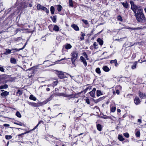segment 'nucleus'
Returning <instances> with one entry per match:
<instances>
[{
	"label": "nucleus",
	"mask_w": 146,
	"mask_h": 146,
	"mask_svg": "<svg viewBox=\"0 0 146 146\" xmlns=\"http://www.w3.org/2000/svg\"><path fill=\"white\" fill-rule=\"evenodd\" d=\"M132 29V28H131V27H128L127 28V29Z\"/></svg>",
	"instance_id": "nucleus-63"
},
{
	"label": "nucleus",
	"mask_w": 146,
	"mask_h": 146,
	"mask_svg": "<svg viewBox=\"0 0 146 146\" xmlns=\"http://www.w3.org/2000/svg\"><path fill=\"white\" fill-rule=\"evenodd\" d=\"M97 129L99 131H101L102 130V126L100 124H98L97 125Z\"/></svg>",
	"instance_id": "nucleus-27"
},
{
	"label": "nucleus",
	"mask_w": 146,
	"mask_h": 146,
	"mask_svg": "<svg viewBox=\"0 0 146 146\" xmlns=\"http://www.w3.org/2000/svg\"><path fill=\"white\" fill-rule=\"evenodd\" d=\"M64 75L63 73L62 72H60L59 73L58 77L60 79H62L64 77Z\"/></svg>",
	"instance_id": "nucleus-15"
},
{
	"label": "nucleus",
	"mask_w": 146,
	"mask_h": 146,
	"mask_svg": "<svg viewBox=\"0 0 146 146\" xmlns=\"http://www.w3.org/2000/svg\"><path fill=\"white\" fill-rule=\"evenodd\" d=\"M27 42L25 43V44L23 46V47L22 48V49H23L25 48V46H26V45L27 44Z\"/></svg>",
	"instance_id": "nucleus-55"
},
{
	"label": "nucleus",
	"mask_w": 146,
	"mask_h": 146,
	"mask_svg": "<svg viewBox=\"0 0 146 146\" xmlns=\"http://www.w3.org/2000/svg\"><path fill=\"white\" fill-rule=\"evenodd\" d=\"M124 135L127 138H128L129 137V135L128 133H123Z\"/></svg>",
	"instance_id": "nucleus-42"
},
{
	"label": "nucleus",
	"mask_w": 146,
	"mask_h": 146,
	"mask_svg": "<svg viewBox=\"0 0 146 146\" xmlns=\"http://www.w3.org/2000/svg\"><path fill=\"white\" fill-rule=\"evenodd\" d=\"M93 45L94 46V48H97V47H96V46H97L98 45V44L97 42H94V43Z\"/></svg>",
	"instance_id": "nucleus-48"
},
{
	"label": "nucleus",
	"mask_w": 146,
	"mask_h": 146,
	"mask_svg": "<svg viewBox=\"0 0 146 146\" xmlns=\"http://www.w3.org/2000/svg\"><path fill=\"white\" fill-rule=\"evenodd\" d=\"M62 8V7L61 5H57V9L58 11H61Z\"/></svg>",
	"instance_id": "nucleus-29"
},
{
	"label": "nucleus",
	"mask_w": 146,
	"mask_h": 146,
	"mask_svg": "<svg viewBox=\"0 0 146 146\" xmlns=\"http://www.w3.org/2000/svg\"><path fill=\"white\" fill-rule=\"evenodd\" d=\"M50 98H49L47 100H45V101L42 102V103H39V104H40L41 105L42 104H46L48 101H50Z\"/></svg>",
	"instance_id": "nucleus-26"
},
{
	"label": "nucleus",
	"mask_w": 146,
	"mask_h": 146,
	"mask_svg": "<svg viewBox=\"0 0 146 146\" xmlns=\"http://www.w3.org/2000/svg\"><path fill=\"white\" fill-rule=\"evenodd\" d=\"M102 95V92L100 90H99L97 91V95L98 96H99Z\"/></svg>",
	"instance_id": "nucleus-31"
},
{
	"label": "nucleus",
	"mask_w": 146,
	"mask_h": 146,
	"mask_svg": "<svg viewBox=\"0 0 146 146\" xmlns=\"http://www.w3.org/2000/svg\"><path fill=\"white\" fill-rule=\"evenodd\" d=\"M83 56L85 57L87 60H88L89 59L88 58V56L86 52H84L83 53Z\"/></svg>",
	"instance_id": "nucleus-43"
},
{
	"label": "nucleus",
	"mask_w": 146,
	"mask_h": 146,
	"mask_svg": "<svg viewBox=\"0 0 146 146\" xmlns=\"http://www.w3.org/2000/svg\"><path fill=\"white\" fill-rule=\"evenodd\" d=\"M24 135V133H22L21 134H19L18 135V136H21L22 135Z\"/></svg>",
	"instance_id": "nucleus-57"
},
{
	"label": "nucleus",
	"mask_w": 146,
	"mask_h": 146,
	"mask_svg": "<svg viewBox=\"0 0 146 146\" xmlns=\"http://www.w3.org/2000/svg\"><path fill=\"white\" fill-rule=\"evenodd\" d=\"M9 125L7 124H5L3 125V126L5 127H9Z\"/></svg>",
	"instance_id": "nucleus-53"
},
{
	"label": "nucleus",
	"mask_w": 146,
	"mask_h": 146,
	"mask_svg": "<svg viewBox=\"0 0 146 146\" xmlns=\"http://www.w3.org/2000/svg\"><path fill=\"white\" fill-rule=\"evenodd\" d=\"M116 109V108L115 107L112 106L110 110L111 112H114L115 111Z\"/></svg>",
	"instance_id": "nucleus-32"
},
{
	"label": "nucleus",
	"mask_w": 146,
	"mask_h": 146,
	"mask_svg": "<svg viewBox=\"0 0 146 146\" xmlns=\"http://www.w3.org/2000/svg\"><path fill=\"white\" fill-rule=\"evenodd\" d=\"M42 10L44 11L47 13H49V10L44 6H43Z\"/></svg>",
	"instance_id": "nucleus-28"
},
{
	"label": "nucleus",
	"mask_w": 146,
	"mask_h": 146,
	"mask_svg": "<svg viewBox=\"0 0 146 146\" xmlns=\"http://www.w3.org/2000/svg\"><path fill=\"white\" fill-rule=\"evenodd\" d=\"M9 94V92L7 91H5V92H2L1 94V95L3 97H5L7 96Z\"/></svg>",
	"instance_id": "nucleus-10"
},
{
	"label": "nucleus",
	"mask_w": 146,
	"mask_h": 146,
	"mask_svg": "<svg viewBox=\"0 0 146 146\" xmlns=\"http://www.w3.org/2000/svg\"><path fill=\"white\" fill-rule=\"evenodd\" d=\"M5 50V51L4 53V54L7 55L11 53V51L12 50H10L8 49H6Z\"/></svg>",
	"instance_id": "nucleus-12"
},
{
	"label": "nucleus",
	"mask_w": 146,
	"mask_h": 146,
	"mask_svg": "<svg viewBox=\"0 0 146 146\" xmlns=\"http://www.w3.org/2000/svg\"><path fill=\"white\" fill-rule=\"evenodd\" d=\"M141 29V28L139 27H137V28H132V29H131V30H139Z\"/></svg>",
	"instance_id": "nucleus-49"
},
{
	"label": "nucleus",
	"mask_w": 146,
	"mask_h": 146,
	"mask_svg": "<svg viewBox=\"0 0 146 146\" xmlns=\"http://www.w3.org/2000/svg\"><path fill=\"white\" fill-rule=\"evenodd\" d=\"M51 18L53 22L55 23L56 22V16H54L53 17H51Z\"/></svg>",
	"instance_id": "nucleus-23"
},
{
	"label": "nucleus",
	"mask_w": 146,
	"mask_h": 146,
	"mask_svg": "<svg viewBox=\"0 0 146 146\" xmlns=\"http://www.w3.org/2000/svg\"><path fill=\"white\" fill-rule=\"evenodd\" d=\"M5 138L7 139H11L12 137L11 135H6Z\"/></svg>",
	"instance_id": "nucleus-40"
},
{
	"label": "nucleus",
	"mask_w": 146,
	"mask_h": 146,
	"mask_svg": "<svg viewBox=\"0 0 146 146\" xmlns=\"http://www.w3.org/2000/svg\"><path fill=\"white\" fill-rule=\"evenodd\" d=\"M43 7V6H42L40 4H38L37 5L36 8L38 10H42Z\"/></svg>",
	"instance_id": "nucleus-25"
},
{
	"label": "nucleus",
	"mask_w": 146,
	"mask_h": 146,
	"mask_svg": "<svg viewBox=\"0 0 146 146\" xmlns=\"http://www.w3.org/2000/svg\"><path fill=\"white\" fill-rule=\"evenodd\" d=\"M97 41L100 45L102 46L103 44V41L101 38H98L97 39Z\"/></svg>",
	"instance_id": "nucleus-14"
},
{
	"label": "nucleus",
	"mask_w": 146,
	"mask_h": 146,
	"mask_svg": "<svg viewBox=\"0 0 146 146\" xmlns=\"http://www.w3.org/2000/svg\"><path fill=\"white\" fill-rule=\"evenodd\" d=\"M72 47V46L69 44H67L65 46V48L66 49H70Z\"/></svg>",
	"instance_id": "nucleus-30"
},
{
	"label": "nucleus",
	"mask_w": 146,
	"mask_h": 146,
	"mask_svg": "<svg viewBox=\"0 0 146 146\" xmlns=\"http://www.w3.org/2000/svg\"><path fill=\"white\" fill-rule=\"evenodd\" d=\"M71 27L76 31H78L79 29L78 27L76 25L73 24L71 25Z\"/></svg>",
	"instance_id": "nucleus-9"
},
{
	"label": "nucleus",
	"mask_w": 146,
	"mask_h": 146,
	"mask_svg": "<svg viewBox=\"0 0 146 146\" xmlns=\"http://www.w3.org/2000/svg\"><path fill=\"white\" fill-rule=\"evenodd\" d=\"M82 21L86 25L88 24V21L87 20H84V19H82Z\"/></svg>",
	"instance_id": "nucleus-46"
},
{
	"label": "nucleus",
	"mask_w": 146,
	"mask_h": 146,
	"mask_svg": "<svg viewBox=\"0 0 146 146\" xmlns=\"http://www.w3.org/2000/svg\"><path fill=\"white\" fill-rule=\"evenodd\" d=\"M116 93L117 94H119V92L118 90H116Z\"/></svg>",
	"instance_id": "nucleus-56"
},
{
	"label": "nucleus",
	"mask_w": 146,
	"mask_h": 146,
	"mask_svg": "<svg viewBox=\"0 0 146 146\" xmlns=\"http://www.w3.org/2000/svg\"><path fill=\"white\" fill-rule=\"evenodd\" d=\"M76 94H72L70 95H66V97H70L71 98H74L75 97Z\"/></svg>",
	"instance_id": "nucleus-35"
},
{
	"label": "nucleus",
	"mask_w": 146,
	"mask_h": 146,
	"mask_svg": "<svg viewBox=\"0 0 146 146\" xmlns=\"http://www.w3.org/2000/svg\"><path fill=\"white\" fill-rule=\"evenodd\" d=\"M29 99L35 101L36 100V98L33 95H31L29 97Z\"/></svg>",
	"instance_id": "nucleus-22"
},
{
	"label": "nucleus",
	"mask_w": 146,
	"mask_h": 146,
	"mask_svg": "<svg viewBox=\"0 0 146 146\" xmlns=\"http://www.w3.org/2000/svg\"><path fill=\"white\" fill-rule=\"evenodd\" d=\"M138 121L139 122L141 123V119H138Z\"/></svg>",
	"instance_id": "nucleus-58"
},
{
	"label": "nucleus",
	"mask_w": 146,
	"mask_h": 146,
	"mask_svg": "<svg viewBox=\"0 0 146 146\" xmlns=\"http://www.w3.org/2000/svg\"><path fill=\"white\" fill-rule=\"evenodd\" d=\"M130 3L131 6V9L135 13V15L137 21L142 23L145 22V18L142 12L141 7L135 5L133 2L132 1H130Z\"/></svg>",
	"instance_id": "nucleus-1"
},
{
	"label": "nucleus",
	"mask_w": 146,
	"mask_h": 146,
	"mask_svg": "<svg viewBox=\"0 0 146 146\" xmlns=\"http://www.w3.org/2000/svg\"><path fill=\"white\" fill-rule=\"evenodd\" d=\"M22 48L19 49L14 48L12 49V50H15L16 51H19L21 50H23Z\"/></svg>",
	"instance_id": "nucleus-50"
},
{
	"label": "nucleus",
	"mask_w": 146,
	"mask_h": 146,
	"mask_svg": "<svg viewBox=\"0 0 146 146\" xmlns=\"http://www.w3.org/2000/svg\"><path fill=\"white\" fill-rule=\"evenodd\" d=\"M67 59V58H62V59H61L60 60H59V61H62V60H64V59Z\"/></svg>",
	"instance_id": "nucleus-62"
},
{
	"label": "nucleus",
	"mask_w": 146,
	"mask_h": 146,
	"mask_svg": "<svg viewBox=\"0 0 146 146\" xmlns=\"http://www.w3.org/2000/svg\"><path fill=\"white\" fill-rule=\"evenodd\" d=\"M10 62L11 63L15 64L16 63V61L15 58H11L10 59Z\"/></svg>",
	"instance_id": "nucleus-18"
},
{
	"label": "nucleus",
	"mask_w": 146,
	"mask_h": 146,
	"mask_svg": "<svg viewBox=\"0 0 146 146\" xmlns=\"http://www.w3.org/2000/svg\"><path fill=\"white\" fill-rule=\"evenodd\" d=\"M140 102L139 99L138 97H136L134 100V102L136 105H138Z\"/></svg>",
	"instance_id": "nucleus-4"
},
{
	"label": "nucleus",
	"mask_w": 146,
	"mask_h": 146,
	"mask_svg": "<svg viewBox=\"0 0 146 146\" xmlns=\"http://www.w3.org/2000/svg\"><path fill=\"white\" fill-rule=\"evenodd\" d=\"M16 115L19 117L20 118L21 117V115L19 112L17 111L16 112Z\"/></svg>",
	"instance_id": "nucleus-39"
},
{
	"label": "nucleus",
	"mask_w": 146,
	"mask_h": 146,
	"mask_svg": "<svg viewBox=\"0 0 146 146\" xmlns=\"http://www.w3.org/2000/svg\"><path fill=\"white\" fill-rule=\"evenodd\" d=\"M53 30L56 32H58L59 31L60 28L59 27L56 25H54Z\"/></svg>",
	"instance_id": "nucleus-5"
},
{
	"label": "nucleus",
	"mask_w": 146,
	"mask_h": 146,
	"mask_svg": "<svg viewBox=\"0 0 146 146\" xmlns=\"http://www.w3.org/2000/svg\"><path fill=\"white\" fill-rule=\"evenodd\" d=\"M5 69L3 68L2 66H0V71L2 72H5Z\"/></svg>",
	"instance_id": "nucleus-36"
},
{
	"label": "nucleus",
	"mask_w": 146,
	"mask_h": 146,
	"mask_svg": "<svg viewBox=\"0 0 146 146\" xmlns=\"http://www.w3.org/2000/svg\"><path fill=\"white\" fill-rule=\"evenodd\" d=\"M102 69L106 72H108L110 70L109 68L106 66H104L102 68Z\"/></svg>",
	"instance_id": "nucleus-13"
},
{
	"label": "nucleus",
	"mask_w": 146,
	"mask_h": 146,
	"mask_svg": "<svg viewBox=\"0 0 146 146\" xmlns=\"http://www.w3.org/2000/svg\"><path fill=\"white\" fill-rule=\"evenodd\" d=\"M42 122V121H40L38 123V124L33 129H32L31 130L32 131H33L36 128H37V127H38V126L41 123V122Z\"/></svg>",
	"instance_id": "nucleus-33"
},
{
	"label": "nucleus",
	"mask_w": 146,
	"mask_h": 146,
	"mask_svg": "<svg viewBox=\"0 0 146 146\" xmlns=\"http://www.w3.org/2000/svg\"><path fill=\"white\" fill-rule=\"evenodd\" d=\"M111 64L114 63L115 66H117L118 64L117 62V60L116 59L114 60H111L110 62Z\"/></svg>",
	"instance_id": "nucleus-17"
},
{
	"label": "nucleus",
	"mask_w": 146,
	"mask_h": 146,
	"mask_svg": "<svg viewBox=\"0 0 146 146\" xmlns=\"http://www.w3.org/2000/svg\"><path fill=\"white\" fill-rule=\"evenodd\" d=\"M58 96H62L64 97H66V94L64 93H61L58 94L57 95Z\"/></svg>",
	"instance_id": "nucleus-34"
},
{
	"label": "nucleus",
	"mask_w": 146,
	"mask_h": 146,
	"mask_svg": "<svg viewBox=\"0 0 146 146\" xmlns=\"http://www.w3.org/2000/svg\"><path fill=\"white\" fill-rule=\"evenodd\" d=\"M17 94H18L19 96L21 95L22 94L21 92L19 90H18L17 92Z\"/></svg>",
	"instance_id": "nucleus-45"
},
{
	"label": "nucleus",
	"mask_w": 146,
	"mask_h": 146,
	"mask_svg": "<svg viewBox=\"0 0 146 146\" xmlns=\"http://www.w3.org/2000/svg\"><path fill=\"white\" fill-rule=\"evenodd\" d=\"M80 58L81 61L83 62L84 66H86L87 65V63L85 58L82 56H81Z\"/></svg>",
	"instance_id": "nucleus-7"
},
{
	"label": "nucleus",
	"mask_w": 146,
	"mask_h": 146,
	"mask_svg": "<svg viewBox=\"0 0 146 146\" xmlns=\"http://www.w3.org/2000/svg\"><path fill=\"white\" fill-rule=\"evenodd\" d=\"M58 84V81H55L54 82V85L55 86H56Z\"/></svg>",
	"instance_id": "nucleus-52"
},
{
	"label": "nucleus",
	"mask_w": 146,
	"mask_h": 146,
	"mask_svg": "<svg viewBox=\"0 0 146 146\" xmlns=\"http://www.w3.org/2000/svg\"><path fill=\"white\" fill-rule=\"evenodd\" d=\"M137 63V61H135L134 62V64L132 65L131 66V68L132 69H135L136 68V65Z\"/></svg>",
	"instance_id": "nucleus-19"
},
{
	"label": "nucleus",
	"mask_w": 146,
	"mask_h": 146,
	"mask_svg": "<svg viewBox=\"0 0 146 146\" xmlns=\"http://www.w3.org/2000/svg\"><path fill=\"white\" fill-rule=\"evenodd\" d=\"M69 6L71 7H73V3L72 1H69Z\"/></svg>",
	"instance_id": "nucleus-47"
},
{
	"label": "nucleus",
	"mask_w": 146,
	"mask_h": 146,
	"mask_svg": "<svg viewBox=\"0 0 146 146\" xmlns=\"http://www.w3.org/2000/svg\"><path fill=\"white\" fill-rule=\"evenodd\" d=\"M86 102L87 103V104H90V101L88 99H87L86 100Z\"/></svg>",
	"instance_id": "nucleus-51"
},
{
	"label": "nucleus",
	"mask_w": 146,
	"mask_h": 146,
	"mask_svg": "<svg viewBox=\"0 0 146 146\" xmlns=\"http://www.w3.org/2000/svg\"><path fill=\"white\" fill-rule=\"evenodd\" d=\"M139 94L140 98H144L146 96V94L145 93L141 92H139Z\"/></svg>",
	"instance_id": "nucleus-8"
},
{
	"label": "nucleus",
	"mask_w": 146,
	"mask_h": 146,
	"mask_svg": "<svg viewBox=\"0 0 146 146\" xmlns=\"http://www.w3.org/2000/svg\"><path fill=\"white\" fill-rule=\"evenodd\" d=\"M81 33V37H80V39L81 40H83L84 38V36H85V34L84 33H82V32Z\"/></svg>",
	"instance_id": "nucleus-41"
},
{
	"label": "nucleus",
	"mask_w": 146,
	"mask_h": 146,
	"mask_svg": "<svg viewBox=\"0 0 146 146\" xmlns=\"http://www.w3.org/2000/svg\"><path fill=\"white\" fill-rule=\"evenodd\" d=\"M13 123L17 125H20V126L24 125V124L23 123L21 122H19V121H18L17 122H14Z\"/></svg>",
	"instance_id": "nucleus-21"
},
{
	"label": "nucleus",
	"mask_w": 146,
	"mask_h": 146,
	"mask_svg": "<svg viewBox=\"0 0 146 146\" xmlns=\"http://www.w3.org/2000/svg\"><path fill=\"white\" fill-rule=\"evenodd\" d=\"M54 8L53 6H52L50 8V11L52 14H54Z\"/></svg>",
	"instance_id": "nucleus-20"
},
{
	"label": "nucleus",
	"mask_w": 146,
	"mask_h": 146,
	"mask_svg": "<svg viewBox=\"0 0 146 146\" xmlns=\"http://www.w3.org/2000/svg\"><path fill=\"white\" fill-rule=\"evenodd\" d=\"M118 138L120 141H123L124 140V139L123 138V136L120 135L118 136Z\"/></svg>",
	"instance_id": "nucleus-24"
},
{
	"label": "nucleus",
	"mask_w": 146,
	"mask_h": 146,
	"mask_svg": "<svg viewBox=\"0 0 146 146\" xmlns=\"http://www.w3.org/2000/svg\"><path fill=\"white\" fill-rule=\"evenodd\" d=\"M117 111L118 112H121L120 110L119 109H117Z\"/></svg>",
	"instance_id": "nucleus-59"
},
{
	"label": "nucleus",
	"mask_w": 146,
	"mask_h": 146,
	"mask_svg": "<svg viewBox=\"0 0 146 146\" xmlns=\"http://www.w3.org/2000/svg\"><path fill=\"white\" fill-rule=\"evenodd\" d=\"M96 90V89L95 88H94L89 93L90 95L93 97H94L95 96V93Z\"/></svg>",
	"instance_id": "nucleus-3"
},
{
	"label": "nucleus",
	"mask_w": 146,
	"mask_h": 146,
	"mask_svg": "<svg viewBox=\"0 0 146 146\" xmlns=\"http://www.w3.org/2000/svg\"><path fill=\"white\" fill-rule=\"evenodd\" d=\"M121 3L122 5L125 8L127 9L129 7V4L126 1L122 2H121Z\"/></svg>",
	"instance_id": "nucleus-6"
},
{
	"label": "nucleus",
	"mask_w": 146,
	"mask_h": 146,
	"mask_svg": "<svg viewBox=\"0 0 146 146\" xmlns=\"http://www.w3.org/2000/svg\"><path fill=\"white\" fill-rule=\"evenodd\" d=\"M96 73L98 74H100L101 72L100 69L99 68H97L96 69Z\"/></svg>",
	"instance_id": "nucleus-38"
},
{
	"label": "nucleus",
	"mask_w": 146,
	"mask_h": 146,
	"mask_svg": "<svg viewBox=\"0 0 146 146\" xmlns=\"http://www.w3.org/2000/svg\"><path fill=\"white\" fill-rule=\"evenodd\" d=\"M28 104L29 105L35 107H36L38 106L37 105V104H39V103L36 104L35 103L31 102H28Z\"/></svg>",
	"instance_id": "nucleus-11"
},
{
	"label": "nucleus",
	"mask_w": 146,
	"mask_h": 146,
	"mask_svg": "<svg viewBox=\"0 0 146 146\" xmlns=\"http://www.w3.org/2000/svg\"><path fill=\"white\" fill-rule=\"evenodd\" d=\"M68 75H69V76L71 77V78H72V77H73V76H71L70 75V74H68Z\"/></svg>",
	"instance_id": "nucleus-64"
},
{
	"label": "nucleus",
	"mask_w": 146,
	"mask_h": 146,
	"mask_svg": "<svg viewBox=\"0 0 146 146\" xmlns=\"http://www.w3.org/2000/svg\"><path fill=\"white\" fill-rule=\"evenodd\" d=\"M117 19L119 21H122L123 19H122L120 15H119L117 17Z\"/></svg>",
	"instance_id": "nucleus-44"
},
{
	"label": "nucleus",
	"mask_w": 146,
	"mask_h": 146,
	"mask_svg": "<svg viewBox=\"0 0 146 146\" xmlns=\"http://www.w3.org/2000/svg\"><path fill=\"white\" fill-rule=\"evenodd\" d=\"M8 88V86L6 84H5L0 86V89L2 90L3 89H5Z\"/></svg>",
	"instance_id": "nucleus-16"
},
{
	"label": "nucleus",
	"mask_w": 146,
	"mask_h": 146,
	"mask_svg": "<svg viewBox=\"0 0 146 146\" xmlns=\"http://www.w3.org/2000/svg\"><path fill=\"white\" fill-rule=\"evenodd\" d=\"M30 132V131H26V132H25L24 133V134L27 133H29V132Z\"/></svg>",
	"instance_id": "nucleus-60"
},
{
	"label": "nucleus",
	"mask_w": 146,
	"mask_h": 146,
	"mask_svg": "<svg viewBox=\"0 0 146 146\" xmlns=\"http://www.w3.org/2000/svg\"><path fill=\"white\" fill-rule=\"evenodd\" d=\"M140 133L139 131H138L136 132L135 135L136 137H139L140 136Z\"/></svg>",
	"instance_id": "nucleus-37"
},
{
	"label": "nucleus",
	"mask_w": 146,
	"mask_h": 146,
	"mask_svg": "<svg viewBox=\"0 0 146 146\" xmlns=\"http://www.w3.org/2000/svg\"><path fill=\"white\" fill-rule=\"evenodd\" d=\"M72 56L71 58V61L72 63L75 65V61L77 59L78 56V53L76 51H73L71 53Z\"/></svg>",
	"instance_id": "nucleus-2"
},
{
	"label": "nucleus",
	"mask_w": 146,
	"mask_h": 146,
	"mask_svg": "<svg viewBox=\"0 0 146 146\" xmlns=\"http://www.w3.org/2000/svg\"><path fill=\"white\" fill-rule=\"evenodd\" d=\"M46 90L47 91H49L50 90V88H47L46 89Z\"/></svg>",
	"instance_id": "nucleus-61"
},
{
	"label": "nucleus",
	"mask_w": 146,
	"mask_h": 146,
	"mask_svg": "<svg viewBox=\"0 0 146 146\" xmlns=\"http://www.w3.org/2000/svg\"><path fill=\"white\" fill-rule=\"evenodd\" d=\"M89 89V87H87L84 90V92L86 93L87 90Z\"/></svg>",
	"instance_id": "nucleus-54"
}]
</instances>
